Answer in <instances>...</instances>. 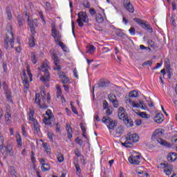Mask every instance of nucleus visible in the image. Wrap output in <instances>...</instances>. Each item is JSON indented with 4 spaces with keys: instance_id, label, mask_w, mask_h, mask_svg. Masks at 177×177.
<instances>
[{
    "instance_id": "nucleus-29",
    "label": "nucleus",
    "mask_w": 177,
    "mask_h": 177,
    "mask_svg": "<svg viewBox=\"0 0 177 177\" xmlns=\"http://www.w3.org/2000/svg\"><path fill=\"white\" fill-rule=\"evenodd\" d=\"M95 20L97 23L102 24V23H104V17H103V15H102V14L97 13L95 15Z\"/></svg>"
},
{
    "instance_id": "nucleus-61",
    "label": "nucleus",
    "mask_w": 177,
    "mask_h": 177,
    "mask_svg": "<svg viewBox=\"0 0 177 177\" xmlns=\"http://www.w3.org/2000/svg\"><path fill=\"white\" fill-rule=\"evenodd\" d=\"M129 103H130V104H132L133 107L139 108L140 106V104H136L133 102H131V100H129Z\"/></svg>"
},
{
    "instance_id": "nucleus-44",
    "label": "nucleus",
    "mask_w": 177,
    "mask_h": 177,
    "mask_svg": "<svg viewBox=\"0 0 177 177\" xmlns=\"http://www.w3.org/2000/svg\"><path fill=\"white\" fill-rule=\"evenodd\" d=\"M165 64L167 71H171V62L169 61V59H167L165 62Z\"/></svg>"
},
{
    "instance_id": "nucleus-54",
    "label": "nucleus",
    "mask_w": 177,
    "mask_h": 177,
    "mask_svg": "<svg viewBox=\"0 0 177 177\" xmlns=\"http://www.w3.org/2000/svg\"><path fill=\"white\" fill-rule=\"evenodd\" d=\"M21 131L23 136H27V132L26 131V127H24V124L21 125Z\"/></svg>"
},
{
    "instance_id": "nucleus-16",
    "label": "nucleus",
    "mask_w": 177,
    "mask_h": 177,
    "mask_svg": "<svg viewBox=\"0 0 177 177\" xmlns=\"http://www.w3.org/2000/svg\"><path fill=\"white\" fill-rule=\"evenodd\" d=\"M128 140H130L132 143H135L136 142H139V136L136 133H129L127 136L126 137Z\"/></svg>"
},
{
    "instance_id": "nucleus-3",
    "label": "nucleus",
    "mask_w": 177,
    "mask_h": 177,
    "mask_svg": "<svg viewBox=\"0 0 177 177\" xmlns=\"http://www.w3.org/2000/svg\"><path fill=\"white\" fill-rule=\"evenodd\" d=\"M0 151L3 156L4 160H6L8 158V156L13 157L15 156V151L13 150V145L8 144L7 146H5L1 147L0 149Z\"/></svg>"
},
{
    "instance_id": "nucleus-20",
    "label": "nucleus",
    "mask_w": 177,
    "mask_h": 177,
    "mask_svg": "<svg viewBox=\"0 0 177 177\" xmlns=\"http://www.w3.org/2000/svg\"><path fill=\"white\" fill-rule=\"evenodd\" d=\"M118 115L120 120H124L125 119V118L127 117V113H125V111L124 110V107L119 108Z\"/></svg>"
},
{
    "instance_id": "nucleus-43",
    "label": "nucleus",
    "mask_w": 177,
    "mask_h": 177,
    "mask_svg": "<svg viewBox=\"0 0 177 177\" xmlns=\"http://www.w3.org/2000/svg\"><path fill=\"white\" fill-rule=\"evenodd\" d=\"M108 97L109 99V102H114V100H117V97L115 96V95L111 93L108 95Z\"/></svg>"
},
{
    "instance_id": "nucleus-55",
    "label": "nucleus",
    "mask_w": 177,
    "mask_h": 177,
    "mask_svg": "<svg viewBox=\"0 0 177 177\" xmlns=\"http://www.w3.org/2000/svg\"><path fill=\"white\" fill-rule=\"evenodd\" d=\"M140 109H142V110H146V109H147L146 107V105L145 104V102H143V101H140Z\"/></svg>"
},
{
    "instance_id": "nucleus-10",
    "label": "nucleus",
    "mask_w": 177,
    "mask_h": 177,
    "mask_svg": "<svg viewBox=\"0 0 177 177\" xmlns=\"http://www.w3.org/2000/svg\"><path fill=\"white\" fill-rule=\"evenodd\" d=\"M51 57L55 66V67L53 68V70H55V71H60V70H62V66L59 65L60 59H59V57H57L55 53H53Z\"/></svg>"
},
{
    "instance_id": "nucleus-56",
    "label": "nucleus",
    "mask_w": 177,
    "mask_h": 177,
    "mask_svg": "<svg viewBox=\"0 0 177 177\" xmlns=\"http://www.w3.org/2000/svg\"><path fill=\"white\" fill-rule=\"evenodd\" d=\"M57 161L58 162H63V161H64V156L63 155L57 156Z\"/></svg>"
},
{
    "instance_id": "nucleus-60",
    "label": "nucleus",
    "mask_w": 177,
    "mask_h": 177,
    "mask_svg": "<svg viewBox=\"0 0 177 177\" xmlns=\"http://www.w3.org/2000/svg\"><path fill=\"white\" fill-rule=\"evenodd\" d=\"M135 31H136V30H135V28H133V27L130 28V29L129 30V33L132 36L135 35Z\"/></svg>"
},
{
    "instance_id": "nucleus-57",
    "label": "nucleus",
    "mask_w": 177,
    "mask_h": 177,
    "mask_svg": "<svg viewBox=\"0 0 177 177\" xmlns=\"http://www.w3.org/2000/svg\"><path fill=\"white\" fill-rule=\"evenodd\" d=\"M111 103L113 104V107H115V109H117V107H118L119 103H118V101L117 99L113 100V101H112Z\"/></svg>"
},
{
    "instance_id": "nucleus-28",
    "label": "nucleus",
    "mask_w": 177,
    "mask_h": 177,
    "mask_svg": "<svg viewBox=\"0 0 177 177\" xmlns=\"http://www.w3.org/2000/svg\"><path fill=\"white\" fill-rule=\"evenodd\" d=\"M158 143H160L162 146H165L166 147H171V144L168 143L167 141L164 140L161 138H157Z\"/></svg>"
},
{
    "instance_id": "nucleus-33",
    "label": "nucleus",
    "mask_w": 177,
    "mask_h": 177,
    "mask_svg": "<svg viewBox=\"0 0 177 177\" xmlns=\"http://www.w3.org/2000/svg\"><path fill=\"white\" fill-rule=\"evenodd\" d=\"M4 118L6 124H12V113H6Z\"/></svg>"
},
{
    "instance_id": "nucleus-13",
    "label": "nucleus",
    "mask_w": 177,
    "mask_h": 177,
    "mask_svg": "<svg viewBox=\"0 0 177 177\" xmlns=\"http://www.w3.org/2000/svg\"><path fill=\"white\" fill-rule=\"evenodd\" d=\"M41 94L36 93H35V103L37 104L38 107L39 109H48V105L46 104H44L43 105H41Z\"/></svg>"
},
{
    "instance_id": "nucleus-17",
    "label": "nucleus",
    "mask_w": 177,
    "mask_h": 177,
    "mask_svg": "<svg viewBox=\"0 0 177 177\" xmlns=\"http://www.w3.org/2000/svg\"><path fill=\"white\" fill-rule=\"evenodd\" d=\"M39 162L41 165V171H43V172H46L50 169V166H49V164L45 163V159H39Z\"/></svg>"
},
{
    "instance_id": "nucleus-12",
    "label": "nucleus",
    "mask_w": 177,
    "mask_h": 177,
    "mask_svg": "<svg viewBox=\"0 0 177 177\" xmlns=\"http://www.w3.org/2000/svg\"><path fill=\"white\" fill-rule=\"evenodd\" d=\"M22 80V84H24V93H27V92L28 91V88H30V84H28V77H27L26 72H24Z\"/></svg>"
},
{
    "instance_id": "nucleus-63",
    "label": "nucleus",
    "mask_w": 177,
    "mask_h": 177,
    "mask_svg": "<svg viewBox=\"0 0 177 177\" xmlns=\"http://www.w3.org/2000/svg\"><path fill=\"white\" fill-rule=\"evenodd\" d=\"M80 127L82 129V133L83 132H86V127H85V126H84V124L80 123Z\"/></svg>"
},
{
    "instance_id": "nucleus-34",
    "label": "nucleus",
    "mask_w": 177,
    "mask_h": 177,
    "mask_svg": "<svg viewBox=\"0 0 177 177\" xmlns=\"http://www.w3.org/2000/svg\"><path fill=\"white\" fill-rule=\"evenodd\" d=\"M6 13L7 15V17L9 20H12V10L10 9V6H7L6 8Z\"/></svg>"
},
{
    "instance_id": "nucleus-30",
    "label": "nucleus",
    "mask_w": 177,
    "mask_h": 177,
    "mask_svg": "<svg viewBox=\"0 0 177 177\" xmlns=\"http://www.w3.org/2000/svg\"><path fill=\"white\" fill-rule=\"evenodd\" d=\"M122 146H124V147H127V149H129L133 146L132 141L129 140L127 137L126 141L124 142H122Z\"/></svg>"
},
{
    "instance_id": "nucleus-19",
    "label": "nucleus",
    "mask_w": 177,
    "mask_h": 177,
    "mask_svg": "<svg viewBox=\"0 0 177 177\" xmlns=\"http://www.w3.org/2000/svg\"><path fill=\"white\" fill-rule=\"evenodd\" d=\"M164 120V115H162L161 113L156 114L153 118V120L155 122H156V124H161V122H163Z\"/></svg>"
},
{
    "instance_id": "nucleus-7",
    "label": "nucleus",
    "mask_w": 177,
    "mask_h": 177,
    "mask_svg": "<svg viewBox=\"0 0 177 177\" xmlns=\"http://www.w3.org/2000/svg\"><path fill=\"white\" fill-rule=\"evenodd\" d=\"M55 120L56 118H55V116L52 114L50 110H49L46 112V116L44 117L43 122L45 125H52V122Z\"/></svg>"
},
{
    "instance_id": "nucleus-23",
    "label": "nucleus",
    "mask_w": 177,
    "mask_h": 177,
    "mask_svg": "<svg viewBox=\"0 0 177 177\" xmlns=\"http://www.w3.org/2000/svg\"><path fill=\"white\" fill-rule=\"evenodd\" d=\"M15 139L17 142V145L19 149L23 146V141L21 140V136H20L19 133H17L15 135Z\"/></svg>"
},
{
    "instance_id": "nucleus-4",
    "label": "nucleus",
    "mask_w": 177,
    "mask_h": 177,
    "mask_svg": "<svg viewBox=\"0 0 177 177\" xmlns=\"http://www.w3.org/2000/svg\"><path fill=\"white\" fill-rule=\"evenodd\" d=\"M41 71L44 75L40 77L41 82H49L50 75L49 74V66L47 64L43 63L41 66Z\"/></svg>"
},
{
    "instance_id": "nucleus-42",
    "label": "nucleus",
    "mask_w": 177,
    "mask_h": 177,
    "mask_svg": "<svg viewBox=\"0 0 177 177\" xmlns=\"http://www.w3.org/2000/svg\"><path fill=\"white\" fill-rule=\"evenodd\" d=\"M55 136V133H52V132H48L47 133V137L48 138L50 142H51V143H53V137Z\"/></svg>"
},
{
    "instance_id": "nucleus-31",
    "label": "nucleus",
    "mask_w": 177,
    "mask_h": 177,
    "mask_svg": "<svg viewBox=\"0 0 177 177\" xmlns=\"http://www.w3.org/2000/svg\"><path fill=\"white\" fill-rule=\"evenodd\" d=\"M34 114H35V111H34V110H32V109H30L28 120H29V121H31L32 122L37 121V119H35L34 118Z\"/></svg>"
},
{
    "instance_id": "nucleus-24",
    "label": "nucleus",
    "mask_w": 177,
    "mask_h": 177,
    "mask_svg": "<svg viewBox=\"0 0 177 177\" xmlns=\"http://www.w3.org/2000/svg\"><path fill=\"white\" fill-rule=\"evenodd\" d=\"M110 82L109 80H101L98 82L99 88H106L109 86Z\"/></svg>"
},
{
    "instance_id": "nucleus-36",
    "label": "nucleus",
    "mask_w": 177,
    "mask_h": 177,
    "mask_svg": "<svg viewBox=\"0 0 177 177\" xmlns=\"http://www.w3.org/2000/svg\"><path fill=\"white\" fill-rule=\"evenodd\" d=\"M95 50H96V48H95V46L91 45L88 47L86 48V52L87 53H95Z\"/></svg>"
},
{
    "instance_id": "nucleus-51",
    "label": "nucleus",
    "mask_w": 177,
    "mask_h": 177,
    "mask_svg": "<svg viewBox=\"0 0 177 177\" xmlns=\"http://www.w3.org/2000/svg\"><path fill=\"white\" fill-rule=\"evenodd\" d=\"M75 142L77 143V145H80V146H82V145L84 143V141H82V140L80 139V138H77L75 140Z\"/></svg>"
},
{
    "instance_id": "nucleus-8",
    "label": "nucleus",
    "mask_w": 177,
    "mask_h": 177,
    "mask_svg": "<svg viewBox=\"0 0 177 177\" xmlns=\"http://www.w3.org/2000/svg\"><path fill=\"white\" fill-rule=\"evenodd\" d=\"M142 160H143V158L140 155H131L128 158L129 162L131 165H139L142 162Z\"/></svg>"
},
{
    "instance_id": "nucleus-62",
    "label": "nucleus",
    "mask_w": 177,
    "mask_h": 177,
    "mask_svg": "<svg viewBox=\"0 0 177 177\" xmlns=\"http://www.w3.org/2000/svg\"><path fill=\"white\" fill-rule=\"evenodd\" d=\"M3 68L4 73H8V64H6V62H3Z\"/></svg>"
},
{
    "instance_id": "nucleus-53",
    "label": "nucleus",
    "mask_w": 177,
    "mask_h": 177,
    "mask_svg": "<svg viewBox=\"0 0 177 177\" xmlns=\"http://www.w3.org/2000/svg\"><path fill=\"white\" fill-rule=\"evenodd\" d=\"M44 102H46L48 104L50 103V93H47V97L44 99Z\"/></svg>"
},
{
    "instance_id": "nucleus-15",
    "label": "nucleus",
    "mask_w": 177,
    "mask_h": 177,
    "mask_svg": "<svg viewBox=\"0 0 177 177\" xmlns=\"http://www.w3.org/2000/svg\"><path fill=\"white\" fill-rule=\"evenodd\" d=\"M160 168H165L164 172L167 175L169 176L172 174V166H169L167 163H160Z\"/></svg>"
},
{
    "instance_id": "nucleus-11",
    "label": "nucleus",
    "mask_w": 177,
    "mask_h": 177,
    "mask_svg": "<svg viewBox=\"0 0 177 177\" xmlns=\"http://www.w3.org/2000/svg\"><path fill=\"white\" fill-rule=\"evenodd\" d=\"M123 6L129 13H133L135 12V8L132 3H131V0H123Z\"/></svg>"
},
{
    "instance_id": "nucleus-1",
    "label": "nucleus",
    "mask_w": 177,
    "mask_h": 177,
    "mask_svg": "<svg viewBox=\"0 0 177 177\" xmlns=\"http://www.w3.org/2000/svg\"><path fill=\"white\" fill-rule=\"evenodd\" d=\"M4 47L6 49L15 48V35H13V26L12 24L8 23L7 24V33L6 37L4 39Z\"/></svg>"
},
{
    "instance_id": "nucleus-37",
    "label": "nucleus",
    "mask_w": 177,
    "mask_h": 177,
    "mask_svg": "<svg viewBox=\"0 0 177 177\" xmlns=\"http://www.w3.org/2000/svg\"><path fill=\"white\" fill-rule=\"evenodd\" d=\"M129 97H138L139 96V92L136 90H133L129 93Z\"/></svg>"
},
{
    "instance_id": "nucleus-2",
    "label": "nucleus",
    "mask_w": 177,
    "mask_h": 177,
    "mask_svg": "<svg viewBox=\"0 0 177 177\" xmlns=\"http://www.w3.org/2000/svg\"><path fill=\"white\" fill-rule=\"evenodd\" d=\"M51 34L52 37H53L55 41L58 42L57 45H59L64 52H67V46L64 44V43L60 41L62 38V35H60V32H57L56 30V26L54 24H52L51 27Z\"/></svg>"
},
{
    "instance_id": "nucleus-5",
    "label": "nucleus",
    "mask_w": 177,
    "mask_h": 177,
    "mask_svg": "<svg viewBox=\"0 0 177 177\" xmlns=\"http://www.w3.org/2000/svg\"><path fill=\"white\" fill-rule=\"evenodd\" d=\"M78 19L76 20L79 27H84V23H89V17L86 12L82 11L77 14Z\"/></svg>"
},
{
    "instance_id": "nucleus-49",
    "label": "nucleus",
    "mask_w": 177,
    "mask_h": 177,
    "mask_svg": "<svg viewBox=\"0 0 177 177\" xmlns=\"http://www.w3.org/2000/svg\"><path fill=\"white\" fill-rule=\"evenodd\" d=\"M28 75L30 78V81H32V74H31V70L30 68L27 67Z\"/></svg>"
},
{
    "instance_id": "nucleus-18",
    "label": "nucleus",
    "mask_w": 177,
    "mask_h": 177,
    "mask_svg": "<svg viewBox=\"0 0 177 177\" xmlns=\"http://www.w3.org/2000/svg\"><path fill=\"white\" fill-rule=\"evenodd\" d=\"M58 75L62 84H68V81H70V79L67 75H66V73H64V72H59L58 73Z\"/></svg>"
},
{
    "instance_id": "nucleus-46",
    "label": "nucleus",
    "mask_w": 177,
    "mask_h": 177,
    "mask_svg": "<svg viewBox=\"0 0 177 177\" xmlns=\"http://www.w3.org/2000/svg\"><path fill=\"white\" fill-rule=\"evenodd\" d=\"M158 135H162V131H161L160 129L156 130L154 131V133H153L152 136L153 138H156V137L158 136Z\"/></svg>"
},
{
    "instance_id": "nucleus-38",
    "label": "nucleus",
    "mask_w": 177,
    "mask_h": 177,
    "mask_svg": "<svg viewBox=\"0 0 177 177\" xmlns=\"http://www.w3.org/2000/svg\"><path fill=\"white\" fill-rule=\"evenodd\" d=\"M56 89H57V97H61L62 96V87H60V85L57 84L56 85Z\"/></svg>"
},
{
    "instance_id": "nucleus-47",
    "label": "nucleus",
    "mask_w": 177,
    "mask_h": 177,
    "mask_svg": "<svg viewBox=\"0 0 177 177\" xmlns=\"http://www.w3.org/2000/svg\"><path fill=\"white\" fill-rule=\"evenodd\" d=\"M31 155H30V160H31V162L32 163L35 164V162H37V159L35 158L34 156V151H32L30 152Z\"/></svg>"
},
{
    "instance_id": "nucleus-40",
    "label": "nucleus",
    "mask_w": 177,
    "mask_h": 177,
    "mask_svg": "<svg viewBox=\"0 0 177 177\" xmlns=\"http://www.w3.org/2000/svg\"><path fill=\"white\" fill-rule=\"evenodd\" d=\"M75 167L76 169V175H77V176H80L81 175V167H80V164L75 163Z\"/></svg>"
},
{
    "instance_id": "nucleus-14",
    "label": "nucleus",
    "mask_w": 177,
    "mask_h": 177,
    "mask_svg": "<svg viewBox=\"0 0 177 177\" xmlns=\"http://www.w3.org/2000/svg\"><path fill=\"white\" fill-rule=\"evenodd\" d=\"M28 22L30 28L31 34H37V31H35V27H38V22H37V19H34L32 21L29 20Z\"/></svg>"
},
{
    "instance_id": "nucleus-64",
    "label": "nucleus",
    "mask_w": 177,
    "mask_h": 177,
    "mask_svg": "<svg viewBox=\"0 0 177 177\" xmlns=\"http://www.w3.org/2000/svg\"><path fill=\"white\" fill-rule=\"evenodd\" d=\"M106 114L107 117H109V115H110L111 114H113V110H111V109H107L106 111Z\"/></svg>"
},
{
    "instance_id": "nucleus-48",
    "label": "nucleus",
    "mask_w": 177,
    "mask_h": 177,
    "mask_svg": "<svg viewBox=\"0 0 177 177\" xmlns=\"http://www.w3.org/2000/svg\"><path fill=\"white\" fill-rule=\"evenodd\" d=\"M84 8H86V9H89L91 8V4L89 3V1L88 0L84 1L83 3Z\"/></svg>"
},
{
    "instance_id": "nucleus-45",
    "label": "nucleus",
    "mask_w": 177,
    "mask_h": 177,
    "mask_svg": "<svg viewBox=\"0 0 177 177\" xmlns=\"http://www.w3.org/2000/svg\"><path fill=\"white\" fill-rule=\"evenodd\" d=\"M17 21L19 27H23L24 23H23V17H21V16L19 15L17 17Z\"/></svg>"
},
{
    "instance_id": "nucleus-25",
    "label": "nucleus",
    "mask_w": 177,
    "mask_h": 177,
    "mask_svg": "<svg viewBox=\"0 0 177 177\" xmlns=\"http://www.w3.org/2000/svg\"><path fill=\"white\" fill-rule=\"evenodd\" d=\"M29 46L34 48L35 46V34L31 33L30 38L29 39Z\"/></svg>"
},
{
    "instance_id": "nucleus-6",
    "label": "nucleus",
    "mask_w": 177,
    "mask_h": 177,
    "mask_svg": "<svg viewBox=\"0 0 177 177\" xmlns=\"http://www.w3.org/2000/svg\"><path fill=\"white\" fill-rule=\"evenodd\" d=\"M102 121L105 124V125H106L109 129H114V128L117 127V122L111 120L109 116L103 117Z\"/></svg>"
},
{
    "instance_id": "nucleus-35",
    "label": "nucleus",
    "mask_w": 177,
    "mask_h": 177,
    "mask_svg": "<svg viewBox=\"0 0 177 177\" xmlns=\"http://www.w3.org/2000/svg\"><path fill=\"white\" fill-rule=\"evenodd\" d=\"M42 145H43V148L44 149L46 153H47V154H50L51 149H50V147L49 145H48V143L43 142Z\"/></svg>"
},
{
    "instance_id": "nucleus-39",
    "label": "nucleus",
    "mask_w": 177,
    "mask_h": 177,
    "mask_svg": "<svg viewBox=\"0 0 177 177\" xmlns=\"http://www.w3.org/2000/svg\"><path fill=\"white\" fill-rule=\"evenodd\" d=\"M31 61L33 64H37L38 62V58H37V55H35V53H31Z\"/></svg>"
},
{
    "instance_id": "nucleus-50",
    "label": "nucleus",
    "mask_w": 177,
    "mask_h": 177,
    "mask_svg": "<svg viewBox=\"0 0 177 177\" xmlns=\"http://www.w3.org/2000/svg\"><path fill=\"white\" fill-rule=\"evenodd\" d=\"M6 114H12V111L10 110V105H6Z\"/></svg>"
},
{
    "instance_id": "nucleus-26",
    "label": "nucleus",
    "mask_w": 177,
    "mask_h": 177,
    "mask_svg": "<svg viewBox=\"0 0 177 177\" xmlns=\"http://www.w3.org/2000/svg\"><path fill=\"white\" fill-rule=\"evenodd\" d=\"M176 153H169L167 156V160L169 162H174V161H176Z\"/></svg>"
},
{
    "instance_id": "nucleus-32",
    "label": "nucleus",
    "mask_w": 177,
    "mask_h": 177,
    "mask_svg": "<svg viewBox=\"0 0 177 177\" xmlns=\"http://www.w3.org/2000/svg\"><path fill=\"white\" fill-rule=\"evenodd\" d=\"M124 127L122 126H119L116 128L115 132H116V135H118V137H120V136L122 135V133H124Z\"/></svg>"
},
{
    "instance_id": "nucleus-59",
    "label": "nucleus",
    "mask_w": 177,
    "mask_h": 177,
    "mask_svg": "<svg viewBox=\"0 0 177 177\" xmlns=\"http://www.w3.org/2000/svg\"><path fill=\"white\" fill-rule=\"evenodd\" d=\"M73 75H74L75 78H77V79L78 80V78H79V76H78V71H77V68H75L73 69Z\"/></svg>"
},
{
    "instance_id": "nucleus-41",
    "label": "nucleus",
    "mask_w": 177,
    "mask_h": 177,
    "mask_svg": "<svg viewBox=\"0 0 177 177\" xmlns=\"http://www.w3.org/2000/svg\"><path fill=\"white\" fill-rule=\"evenodd\" d=\"M5 146V138L0 133V149Z\"/></svg>"
},
{
    "instance_id": "nucleus-52",
    "label": "nucleus",
    "mask_w": 177,
    "mask_h": 177,
    "mask_svg": "<svg viewBox=\"0 0 177 177\" xmlns=\"http://www.w3.org/2000/svg\"><path fill=\"white\" fill-rule=\"evenodd\" d=\"M74 153L76 157H81V151L78 149H75L74 150Z\"/></svg>"
},
{
    "instance_id": "nucleus-22",
    "label": "nucleus",
    "mask_w": 177,
    "mask_h": 177,
    "mask_svg": "<svg viewBox=\"0 0 177 177\" xmlns=\"http://www.w3.org/2000/svg\"><path fill=\"white\" fill-rule=\"evenodd\" d=\"M33 122V131L34 133H39L41 132V126L39 125V123L38 122V120H36Z\"/></svg>"
},
{
    "instance_id": "nucleus-21",
    "label": "nucleus",
    "mask_w": 177,
    "mask_h": 177,
    "mask_svg": "<svg viewBox=\"0 0 177 177\" xmlns=\"http://www.w3.org/2000/svg\"><path fill=\"white\" fill-rule=\"evenodd\" d=\"M66 131L67 132L68 138V139H72V138H73V128L71 127V126L68 123L66 124Z\"/></svg>"
},
{
    "instance_id": "nucleus-27",
    "label": "nucleus",
    "mask_w": 177,
    "mask_h": 177,
    "mask_svg": "<svg viewBox=\"0 0 177 177\" xmlns=\"http://www.w3.org/2000/svg\"><path fill=\"white\" fill-rule=\"evenodd\" d=\"M123 121L127 127H133V121L131 118H129L127 116L124 119H123Z\"/></svg>"
},
{
    "instance_id": "nucleus-9",
    "label": "nucleus",
    "mask_w": 177,
    "mask_h": 177,
    "mask_svg": "<svg viewBox=\"0 0 177 177\" xmlns=\"http://www.w3.org/2000/svg\"><path fill=\"white\" fill-rule=\"evenodd\" d=\"M135 21L138 23L140 26H141L142 28L144 30H147L149 32H153V28H151V25L149 24L147 21H144L140 19H134Z\"/></svg>"
},
{
    "instance_id": "nucleus-58",
    "label": "nucleus",
    "mask_w": 177,
    "mask_h": 177,
    "mask_svg": "<svg viewBox=\"0 0 177 177\" xmlns=\"http://www.w3.org/2000/svg\"><path fill=\"white\" fill-rule=\"evenodd\" d=\"M71 110L74 114H78V111H77V108L75 106H73V104H71Z\"/></svg>"
}]
</instances>
